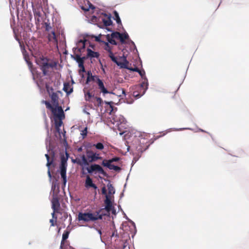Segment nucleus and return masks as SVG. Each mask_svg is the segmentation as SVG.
Returning <instances> with one entry per match:
<instances>
[{"instance_id": "4d7b16f0", "label": "nucleus", "mask_w": 249, "mask_h": 249, "mask_svg": "<svg viewBox=\"0 0 249 249\" xmlns=\"http://www.w3.org/2000/svg\"><path fill=\"white\" fill-rule=\"evenodd\" d=\"M96 230H97V231L98 233L100 235V236H101V234H102V231H101L100 230H98V229H97Z\"/></svg>"}, {"instance_id": "6e6552de", "label": "nucleus", "mask_w": 249, "mask_h": 249, "mask_svg": "<svg viewBox=\"0 0 249 249\" xmlns=\"http://www.w3.org/2000/svg\"><path fill=\"white\" fill-rule=\"evenodd\" d=\"M91 78L92 80L96 82L101 92H102L104 95L107 93H110L114 94L113 92H109L107 90V89L104 86L103 82L99 78L98 76L91 75Z\"/></svg>"}, {"instance_id": "5fc2aeb1", "label": "nucleus", "mask_w": 249, "mask_h": 249, "mask_svg": "<svg viewBox=\"0 0 249 249\" xmlns=\"http://www.w3.org/2000/svg\"><path fill=\"white\" fill-rule=\"evenodd\" d=\"M79 67L81 69V71H82L84 72L85 71V68H84V64H83V67Z\"/></svg>"}, {"instance_id": "cd10ccee", "label": "nucleus", "mask_w": 249, "mask_h": 249, "mask_svg": "<svg viewBox=\"0 0 249 249\" xmlns=\"http://www.w3.org/2000/svg\"><path fill=\"white\" fill-rule=\"evenodd\" d=\"M51 99L52 101L53 102L55 106H58V95L56 93L53 92L51 95Z\"/></svg>"}, {"instance_id": "e433bc0d", "label": "nucleus", "mask_w": 249, "mask_h": 249, "mask_svg": "<svg viewBox=\"0 0 249 249\" xmlns=\"http://www.w3.org/2000/svg\"><path fill=\"white\" fill-rule=\"evenodd\" d=\"M93 146H94L98 150H102L104 148V145L101 142H98L96 144H95L93 145Z\"/></svg>"}, {"instance_id": "4c0bfd02", "label": "nucleus", "mask_w": 249, "mask_h": 249, "mask_svg": "<svg viewBox=\"0 0 249 249\" xmlns=\"http://www.w3.org/2000/svg\"><path fill=\"white\" fill-rule=\"evenodd\" d=\"M114 15L116 18V22L118 24H120L121 23V19L119 17L118 13L116 11H114Z\"/></svg>"}, {"instance_id": "c756f323", "label": "nucleus", "mask_w": 249, "mask_h": 249, "mask_svg": "<svg viewBox=\"0 0 249 249\" xmlns=\"http://www.w3.org/2000/svg\"><path fill=\"white\" fill-rule=\"evenodd\" d=\"M130 70L132 71L138 72L141 76V78L145 76V72L144 70H140L138 68H135Z\"/></svg>"}, {"instance_id": "7c9ffc66", "label": "nucleus", "mask_w": 249, "mask_h": 249, "mask_svg": "<svg viewBox=\"0 0 249 249\" xmlns=\"http://www.w3.org/2000/svg\"><path fill=\"white\" fill-rule=\"evenodd\" d=\"M105 37H106V40L107 41V42H108V43H109L113 45H117V42H116V41L114 40V39L111 38L109 36V34L106 35Z\"/></svg>"}, {"instance_id": "0eeeda50", "label": "nucleus", "mask_w": 249, "mask_h": 249, "mask_svg": "<svg viewBox=\"0 0 249 249\" xmlns=\"http://www.w3.org/2000/svg\"><path fill=\"white\" fill-rule=\"evenodd\" d=\"M67 159L62 157L61 160V164L60 166V174L61 178L63 179V184L64 185H66L67 182V176H66V170H67Z\"/></svg>"}, {"instance_id": "2eb2a0df", "label": "nucleus", "mask_w": 249, "mask_h": 249, "mask_svg": "<svg viewBox=\"0 0 249 249\" xmlns=\"http://www.w3.org/2000/svg\"><path fill=\"white\" fill-rule=\"evenodd\" d=\"M88 158H87L86 157V156L83 155L81 156V159H76V163L80 165H81V166H83V165H85V166H86V165H89V161L88 160V159H87Z\"/></svg>"}, {"instance_id": "3c124183", "label": "nucleus", "mask_w": 249, "mask_h": 249, "mask_svg": "<svg viewBox=\"0 0 249 249\" xmlns=\"http://www.w3.org/2000/svg\"><path fill=\"white\" fill-rule=\"evenodd\" d=\"M111 211L112 212V213L113 214H116V211L114 207L112 208V209L111 210Z\"/></svg>"}, {"instance_id": "5701e85b", "label": "nucleus", "mask_w": 249, "mask_h": 249, "mask_svg": "<svg viewBox=\"0 0 249 249\" xmlns=\"http://www.w3.org/2000/svg\"><path fill=\"white\" fill-rule=\"evenodd\" d=\"M85 57H81L78 54H76L74 57V59L78 63V67H83V64H84Z\"/></svg>"}, {"instance_id": "49530a36", "label": "nucleus", "mask_w": 249, "mask_h": 249, "mask_svg": "<svg viewBox=\"0 0 249 249\" xmlns=\"http://www.w3.org/2000/svg\"><path fill=\"white\" fill-rule=\"evenodd\" d=\"M184 129H191L190 128H174V130L176 131H180Z\"/></svg>"}, {"instance_id": "de8ad7c7", "label": "nucleus", "mask_w": 249, "mask_h": 249, "mask_svg": "<svg viewBox=\"0 0 249 249\" xmlns=\"http://www.w3.org/2000/svg\"><path fill=\"white\" fill-rule=\"evenodd\" d=\"M52 27L49 24L46 25V30L47 31H50V30L51 29Z\"/></svg>"}, {"instance_id": "1a4fd4ad", "label": "nucleus", "mask_w": 249, "mask_h": 249, "mask_svg": "<svg viewBox=\"0 0 249 249\" xmlns=\"http://www.w3.org/2000/svg\"><path fill=\"white\" fill-rule=\"evenodd\" d=\"M89 173H92L94 171H97L99 173L103 175L104 176H107V173L104 170L103 168L98 164H94L91 165L89 167L86 168Z\"/></svg>"}, {"instance_id": "b1692460", "label": "nucleus", "mask_w": 249, "mask_h": 249, "mask_svg": "<svg viewBox=\"0 0 249 249\" xmlns=\"http://www.w3.org/2000/svg\"><path fill=\"white\" fill-rule=\"evenodd\" d=\"M63 90L67 93L68 95L70 94L73 91V88L69 83H64L63 89Z\"/></svg>"}, {"instance_id": "2f4dec72", "label": "nucleus", "mask_w": 249, "mask_h": 249, "mask_svg": "<svg viewBox=\"0 0 249 249\" xmlns=\"http://www.w3.org/2000/svg\"><path fill=\"white\" fill-rule=\"evenodd\" d=\"M107 187L108 190V194L112 195L115 193V191L112 184L109 183L108 184H107Z\"/></svg>"}, {"instance_id": "603ef678", "label": "nucleus", "mask_w": 249, "mask_h": 249, "mask_svg": "<svg viewBox=\"0 0 249 249\" xmlns=\"http://www.w3.org/2000/svg\"><path fill=\"white\" fill-rule=\"evenodd\" d=\"M90 80H92L91 76L90 77L89 76H88L87 79V83H88L89 81H90Z\"/></svg>"}, {"instance_id": "72a5a7b5", "label": "nucleus", "mask_w": 249, "mask_h": 249, "mask_svg": "<svg viewBox=\"0 0 249 249\" xmlns=\"http://www.w3.org/2000/svg\"><path fill=\"white\" fill-rule=\"evenodd\" d=\"M69 232L68 231H65L62 235V240L61 243V246H62L63 242L66 240L69 237Z\"/></svg>"}, {"instance_id": "473e14b6", "label": "nucleus", "mask_w": 249, "mask_h": 249, "mask_svg": "<svg viewBox=\"0 0 249 249\" xmlns=\"http://www.w3.org/2000/svg\"><path fill=\"white\" fill-rule=\"evenodd\" d=\"M51 137L48 136L46 139V146L48 151L51 149Z\"/></svg>"}, {"instance_id": "aec40b11", "label": "nucleus", "mask_w": 249, "mask_h": 249, "mask_svg": "<svg viewBox=\"0 0 249 249\" xmlns=\"http://www.w3.org/2000/svg\"><path fill=\"white\" fill-rule=\"evenodd\" d=\"M42 103L45 104L47 108L51 110L53 114V111L55 110L56 113H57V110H58L59 107H61L59 106H55V107H53L51 104L49 102L46 101H43Z\"/></svg>"}, {"instance_id": "393cba45", "label": "nucleus", "mask_w": 249, "mask_h": 249, "mask_svg": "<svg viewBox=\"0 0 249 249\" xmlns=\"http://www.w3.org/2000/svg\"><path fill=\"white\" fill-rule=\"evenodd\" d=\"M84 92L85 94V100L86 101L94 102V101L93 100V97H94V95H92V94L89 91L84 90Z\"/></svg>"}, {"instance_id": "dca6fc26", "label": "nucleus", "mask_w": 249, "mask_h": 249, "mask_svg": "<svg viewBox=\"0 0 249 249\" xmlns=\"http://www.w3.org/2000/svg\"><path fill=\"white\" fill-rule=\"evenodd\" d=\"M85 187L86 188L92 187L95 189L97 188L96 185L92 182V180L89 176H87L86 177Z\"/></svg>"}, {"instance_id": "20e7f679", "label": "nucleus", "mask_w": 249, "mask_h": 249, "mask_svg": "<svg viewBox=\"0 0 249 249\" xmlns=\"http://www.w3.org/2000/svg\"><path fill=\"white\" fill-rule=\"evenodd\" d=\"M36 63L40 68L44 75H47L49 69L53 68V65L48 63V59L44 57H40L37 59Z\"/></svg>"}, {"instance_id": "c03bdc74", "label": "nucleus", "mask_w": 249, "mask_h": 249, "mask_svg": "<svg viewBox=\"0 0 249 249\" xmlns=\"http://www.w3.org/2000/svg\"><path fill=\"white\" fill-rule=\"evenodd\" d=\"M108 56L110 58V59L112 60L113 58L115 57V56L114 55L113 53L112 52H110V53H108Z\"/></svg>"}, {"instance_id": "a211bd4d", "label": "nucleus", "mask_w": 249, "mask_h": 249, "mask_svg": "<svg viewBox=\"0 0 249 249\" xmlns=\"http://www.w3.org/2000/svg\"><path fill=\"white\" fill-rule=\"evenodd\" d=\"M18 42H19V43L20 44L21 50L22 51V53H23V54L24 55V58L25 59V60L27 62V64L28 65V67H29V69H30L31 71L32 72V73L33 74H34V71L32 69V64L29 61L28 57L26 55V54H25V51L24 50V49H22L21 43L19 41H18Z\"/></svg>"}, {"instance_id": "8fccbe9b", "label": "nucleus", "mask_w": 249, "mask_h": 249, "mask_svg": "<svg viewBox=\"0 0 249 249\" xmlns=\"http://www.w3.org/2000/svg\"><path fill=\"white\" fill-rule=\"evenodd\" d=\"M50 222L51 223V226H54V220L53 219L50 220Z\"/></svg>"}, {"instance_id": "a19ab883", "label": "nucleus", "mask_w": 249, "mask_h": 249, "mask_svg": "<svg viewBox=\"0 0 249 249\" xmlns=\"http://www.w3.org/2000/svg\"><path fill=\"white\" fill-rule=\"evenodd\" d=\"M105 204L111 203L110 198L108 195H106V199L105 200Z\"/></svg>"}, {"instance_id": "c85d7f7f", "label": "nucleus", "mask_w": 249, "mask_h": 249, "mask_svg": "<svg viewBox=\"0 0 249 249\" xmlns=\"http://www.w3.org/2000/svg\"><path fill=\"white\" fill-rule=\"evenodd\" d=\"M93 100L94 102H92L94 103V104L97 106H101L103 101L102 99L100 97H93Z\"/></svg>"}, {"instance_id": "4468645a", "label": "nucleus", "mask_w": 249, "mask_h": 249, "mask_svg": "<svg viewBox=\"0 0 249 249\" xmlns=\"http://www.w3.org/2000/svg\"><path fill=\"white\" fill-rule=\"evenodd\" d=\"M113 207L112 205V203L106 204L105 209L100 210L98 213L99 214H102L103 213L107 214L106 215H109L110 214V212H111V210L112 209Z\"/></svg>"}, {"instance_id": "13d9d810", "label": "nucleus", "mask_w": 249, "mask_h": 249, "mask_svg": "<svg viewBox=\"0 0 249 249\" xmlns=\"http://www.w3.org/2000/svg\"><path fill=\"white\" fill-rule=\"evenodd\" d=\"M73 162L76 163V159L75 160H72Z\"/></svg>"}, {"instance_id": "e2e57ef3", "label": "nucleus", "mask_w": 249, "mask_h": 249, "mask_svg": "<svg viewBox=\"0 0 249 249\" xmlns=\"http://www.w3.org/2000/svg\"><path fill=\"white\" fill-rule=\"evenodd\" d=\"M60 249H63V247L62 246H60Z\"/></svg>"}, {"instance_id": "0e129e2a", "label": "nucleus", "mask_w": 249, "mask_h": 249, "mask_svg": "<svg viewBox=\"0 0 249 249\" xmlns=\"http://www.w3.org/2000/svg\"><path fill=\"white\" fill-rule=\"evenodd\" d=\"M199 130H200V131H202V132H204V131L203 130L201 129H199Z\"/></svg>"}, {"instance_id": "c9c22d12", "label": "nucleus", "mask_w": 249, "mask_h": 249, "mask_svg": "<svg viewBox=\"0 0 249 249\" xmlns=\"http://www.w3.org/2000/svg\"><path fill=\"white\" fill-rule=\"evenodd\" d=\"M45 156L47 160V163L46 166L48 167V168H49L50 167V165L52 164V163L53 162V161L50 160L49 156L48 154H46Z\"/></svg>"}, {"instance_id": "09e8293b", "label": "nucleus", "mask_w": 249, "mask_h": 249, "mask_svg": "<svg viewBox=\"0 0 249 249\" xmlns=\"http://www.w3.org/2000/svg\"><path fill=\"white\" fill-rule=\"evenodd\" d=\"M139 157V156L138 158H137L136 157H134L132 161L133 162H136L138 160Z\"/></svg>"}, {"instance_id": "58836bf2", "label": "nucleus", "mask_w": 249, "mask_h": 249, "mask_svg": "<svg viewBox=\"0 0 249 249\" xmlns=\"http://www.w3.org/2000/svg\"><path fill=\"white\" fill-rule=\"evenodd\" d=\"M105 45H106V47L105 48V49L107 51V52L109 53H110V52H112L111 51V47L109 46V44H108V42H104Z\"/></svg>"}, {"instance_id": "423d86ee", "label": "nucleus", "mask_w": 249, "mask_h": 249, "mask_svg": "<svg viewBox=\"0 0 249 249\" xmlns=\"http://www.w3.org/2000/svg\"><path fill=\"white\" fill-rule=\"evenodd\" d=\"M119 160L120 158L117 157L108 160H104L102 162V165L108 168L110 170H113L115 171L119 172L121 171V168L118 166L112 164V162L118 161Z\"/></svg>"}, {"instance_id": "9b49d317", "label": "nucleus", "mask_w": 249, "mask_h": 249, "mask_svg": "<svg viewBox=\"0 0 249 249\" xmlns=\"http://www.w3.org/2000/svg\"><path fill=\"white\" fill-rule=\"evenodd\" d=\"M53 197L52 200V208L53 209V213H52L53 218L56 219V217H54V213L57 212L58 208L60 206V204L58 198L55 196H53Z\"/></svg>"}, {"instance_id": "f03ea898", "label": "nucleus", "mask_w": 249, "mask_h": 249, "mask_svg": "<svg viewBox=\"0 0 249 249\" xmlns=\"http://www.w3.org/2000/svg\"><path fill=\"white\" fill-rule=\"evenodd\" d=\"M106 213L99 214L97 212L96 213H79L78 215L79 221H84L85 222L93 221L98 219H102L103 215H106Z\"/></svg>"}, {"instance_id": "f257e3e1", "label": "nucleus", "mask_w": 249, "mask_h": 249, "mask_svg": "<svg viewBox=\"0 0 249 249\" xmlns=\"http://www.w3.org/2000/svg\"><path fill=\"white\" fill-rule=\"evenodd\" d=\"M107 104L109 105V115L108 117L109 121L113 124L114 126L120 131H122L120 133V135H122L124 132L123 131L124 129L126 128V120L124 117L118 114H115L114 110H116V108H113L112 106L113 103L112 102H106Z\"/></svg>"}, {"instance_id": "412c9836", "label": "nucleus", "mask_w": 249, "mask_h": 249, "mask_svg": "<svg viewBox=\"0 0 249 249\" xmlns=\"http://www.w3.org/2000/svg\"><path fill=\"white\" fill-rule=\"evenodd\" d=\"M133 155H136L140 157V154L143 152L141 145L139 144L138 146H133L132 147Z\"/></svg>"}, {"instance_id": "69168bd1", "label": "nucleus", "mask_w": 249, "mask_h": 249, "mask_svg": "<svg viewBox=\"0 0 249 249\" xmlns=\"http://www.w3.org/2000/svg\"><path fill=\"white\" fill-rule=\"evenodd\" d=\"M129 149H130V147L129 146V147H127V150L129 151Z\"/></svg>"}, {"instance_id": "37998d69", "label": "nucleus", "mask_w": 249, "mask_h": 249, "mask_svg": "<svg viewBox=\"0 0 249 249\" xmlns=\"http://www.w3.org/2000/svg\"><path fill=\"white\" fill-rule=\"evenodd\" d=\"M102 193L103 195H105V196H106V195H107V189H106L105 187H104L102 188Z\"/></svg>"}, {"instance_id": "4be33fe9", "label": "nucleus", "mask_w": 249, "mask_h": 249, "mask_svg": "<svg viewBox=\"0 0 249 249\" xmlns=\"http://www.w3.org/2000/svg\"><path fill=\"white\" fill-rule=\"evenodd\" d=\"M99 56V54L98 52H94L90 49H87V56L88 57L92 58H98Z\"/></svg>"}, {"instance_id": "7ed1b4c3", "label": "nucleus", "mask_w": 249, "mask_h": 249, "mask_svg": "<svg viewBox=\"0 0 249 249\" xmlns=\"http://www.w3.org/2000/svg\"><path fill=\"white\" fill-rule=\"evenodd\" d=\"M53 116L56 131L60 133L59 127L61 126L63 123L62 120L65 118V114L62 108L59 107L57 113H56L55 110L53 111Z\"/></svg>"}, {"instance_id": "f3484780", "label": "nucleus", "mask_w": 249, "mask_h": 249, "mask_svg": "<svg viewBox=\"0 0 249 249\" xmlns=\"http://www.w3.org/2000/svg\"><path fill=\"white\" fill-rule=\"evenodd\" d=\"M86 41L85 39L78 40L76 43L77 47L75 49H77L81 52L85 48Z\"/></svg>"}, {"instance_id": "f704fd0d", "label": "nucleus", "mask_w": 249, "mask_h": 249, "mask_svg": "<svg viewBox=\"0 0 249 249\" xmlns=\"http://www.w3.org/2000/svg\"><path fill=\"white\" fill-rule=\"evenodd\" d=\"M103 22L106 26H109L112 24V21L110 17H108L107 19H103Z\"/></svg>"}, {"instance_id": "9d476101", "label": "nucleus", "mask_w": 249, "mask_h": 249, "mask_svg": "<svg viewBox=\"0 0 249 249\" xmlns=\"http://www.w3.org/2000/svg\"><path fill=\"white\" fill-rule=\"evenodd\" d=\"M109 36L113 39H120L121 42L123 44L125 42V39H127L129 38V36L126 32L121 34L118 32H113Z\"/></svg>"}, {"instance_id": "ea45409f", "label": "nucleus", "mask_w": 249, "mask_h": 249, "mask_svg": "<svg viewBox=\"0 0 249 249\" xmlns=\"http://www.w3.org/2000/svg\"><path fill=\"white\" fill-rule=\"evenodd\" d=\"M87 127H86L83 130L81 131L80 134L82 136L83 138L87 135Z\"/></svg>"}, {"instance_id": "6ab92c4d", "label": "nucleus", "mask_w": 249, "mask_h": 249, "mask_svg": "<svg viewBox=\"0 0 249 249\" xmlns=\"http://www.w3.org/2000/svg\"><path fill=\"white\" fill-rule=\"evenodd\" d=\"M34 14L36 23H39L41 21V14L39 9H34Z\"/></svg>"}, {"instance_id": "864d4df0", "label": "nucleus", "mask_w": 249, "mask_h": 249, "mask_svg": "<svg viewBox=\"0 0 249 249\" xmlns=\"http://www.w3.org/2000/svg\"><path fill=\"white\" fill-rule=\"evenodd\" d=\"M100 36H96L95 37V40L97 41H99V42L101 41V40H100Z\"/></svg>"}, {"instance_id": "f8f14e48", "label": "nucleus", "mask_w": 249, "mask_h": 249, "mask_svg": "<svg viewBox=\"0 0 249 249\" xmlns=\"http://www.w3.org/2000/svg\"><path fill=\"white\" fill-rule=\"evenodd\" d=\"M87 157L89 162H92L101 159L99 154L94 153L91 151H88L87 152Z\"/></svg>"}, {"instance_id": "6e6d98bb", "label": "nucleus", "mask_w": 249, "mask_h": 249, "mask_svg": "<svg viewBox=\"0 0 249 249\" xmlns=\"http://www.w3.org/2000/svg\"><path fill=\"white\" fill-rule=\"evenodd\" d=\"M83 112H84L85 113H86V114H88V115H89V112L87 111V110H86V109H83Z\"/></svg>"}, {"instance_id": "79ce46f5", "label": "nucleus", "mask_w": 249, "mask_h": 249, "mask_svg": "<svg viewBox=\"0 0 249 249\" xmlns=\"http://www.w3.org/2000/svg\"><path fill=\"white\" fill-rule=\"evenodd\" d=\"M50 168V167L49 168H48V176L49 177L50 181H51L52 180V176L51 174Z\"/></svg>"}, {"instance_id": "bf43d9fd", "label": "nucleus", "mask_w": 249, "mask_h": 249, "mask_svg": "<svg viewBox=\"0 0 249 249\" xmlns=\"http://www.w3.org/2000/svg\"><path fill=\"white\" fill-rule=\"evenodd\" d=\"M171 129H169L167 131V132H166V133L170 132V131H171Z\"/></svg>"}, {"instance_id": "680f3d73", "label": "nucleus", "mask_w": 249, "mask_h": 249, "mask_svg": "<svg viewBox=\"0 0 249 249\" xmlns=\"http://www.w3.org/2000/svg\"><path fill=\"white\" fill-rule=\"evenodd\" d=\"M131 42H132V43L134 45V47L136 48V46H135V44H134V42L131 41Z\"/></svg>"}, {"instance_id": "338daca9", "label": "nucleus", "mask_w": 249, "mask_h": 249, "mask_svg": "<svg viewBox=\"0 0 249 249\" xmlns=\"http://www.w3.org/2000/svg\"><path fill=\"white\" fill-rule=\"evenodd\" d=\"M123 92V94H125V92H124V90H123V92Z\"/></svg>"}, {"instance_id": "a878e982", "label": "nucleus", "mask_w": 249, "mask_h": 249, "mask_svg": "<svg viewBox=\"0 0 249 249\" xmlns=\"http://www.w3.org/2000/svg\"><path fill=\"white\" fill-rule=\"evenodd\" d=\"M48 39L50 41H53L55 43L57 42L55 34L54 31H51V33L49 34Z\"/></svg>"}, {"instance_id": "052dcab7", "label": "nucleus", "mask_w": 249, "mask_h": 249, "mask_svg": "<svg viewBox=\"0 0 249 249\" xmlns=\"http://www.w3.org/2000/svg\"><path fill=\"white\" fill-rule=\"evenodd\" d=\"M70 109V107H68L66 108V109L65 110V111H67L68 110H69Z\"/></svg>"}, {"instance_id": "a18cd8bd", "label": "nucleus", "mask_w": 249, "mask_h": 249, "mask_svg": "<svg viewBox=\"0 0 249 249\" xmlns=\"http://www.w3.org/2000/svg\"><path fill=\"white\" fill-rule=\"evenodd\" d=\"M89 8H91V9H93L94 8V7L91 3H89V8H88V9L83 8V9L85 10V11H88V10H89Z\"/></svg>"}, {"instance_id": "39448f33", "label": "nucleus", "mask_w": 249, "mask_h": 249, "mask_svg": "<svg viewBox=\"0 0 249 249\" xmlns=\"http://www.w3.org/2000/svg\"><path fill=\"white\" fill-rule=\"evenodd\" d=\"M148 79L145 76L142 78V83L140 85V88L142 89L140 90V92H139L138 91H134L133 93V96L137 98H140L143 94H144L146 90L148 89Z\"/></svg>"}, {"instance_id": "ddd939ff", "label": "nucleus", "mask_w": 249, "mask_h": 249, "mask_svg": "<svg viewBox=\"0 0 249 249\" xmlns=\"http://www.w3.org/2000/svg\"><path fill=\"white\" fill-rule=\"evenodd\" d=\"M113 62L116 64L117 66L120 67L121 68H126L128 69L127 65L128 62L126 61L125 58H124V62H122L118 61V58L116 57L112 58L111 60Z\"/></svg>"}, {"instance_id": "bb28decb", "label": "nucleus", "mask_w": 249, "mask_h": 249, "mask_svg": "<svg viewBox=\"0 0 249 249\" xmlns=\"http://www.w3.org/2000/svg\"><path fill=\"white\" fill-rule=\"evenodd\" d=\"M57 182V180L56 179L52 181L51 193H53V196L55 195V189L58 187Z\"/></svg>"}]
</instances>
